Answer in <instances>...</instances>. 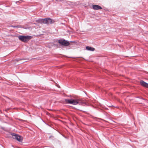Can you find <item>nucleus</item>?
<instances>
[{
  "mask_svg": "<svg viewBox=\"0 0 148 148\" xmlns=\"http://www.w3.org/2000/svg\"><path fill=\"white\" fill-rule=\"evenodd\" d=\"M65 101L66 103L71 104L74 105H76L79 104L80 105H87L88 103L87 102L83 101L80 99H65Z\"/></svg>",
  "mask_w": 148,
  "mask_h": 148,
  "instance_id": "nucleus-1",
  "label": "nucleus"
},
{
  "mask_svg": "<svg viewBox=\"0 0 148 148\" xmlns=\"http://www.w3.org/2000/svg\"><path fill=\"white\" fill-rule=\"evenodd\" d=\"M32 36H18L19 39L24 42H27L32 38Z\"/></svg>",
  "mask_w": 148,
  "mask_h": 148,
  "instance_id": "nucleus-2",
  "label": "nucleus"
},
{
  "mask_svg": "<svg viewBox=\"0 0 148 148\" xmlns=\"http://www.w3.org/2000/svg\"><path fill=\"white\" fill-rule=\"evenodd\" d=\"M41 22L44 24H52L54 22V21L51 19L50 18H45L43 19H42L41 20Z\"/></svg>",
  "mask_w": 148,
  "mask_h": 148,
  "instance_id": "nucleus-3",
  "label": "nucleus"
},
{
  "mask_svg": "<svg viewBox=\"0 0 148 148\" xmlns=\"http://www.w3.org/2000/svg\"><path fill=\"white\" fill-rule=\"evenodd\" d=\"M11 135L13 139L16 140L19 142H21L22 141L23 138L21 136L14 133L11 134Z\"/></svg>",
  "mask_w": 148,
  "mask_h": 148,
  "instance_id": "nucleus-4",
  "label": "nucleus"
},
{
  "mask_svg": "<svg viewBox=\"0 0 148 148\" xmlns=\"http://www.w3.org/2000/svg\"><path fill=\"white\" fill-rule=\"evenodd\" d=\"M58 42L60 44L65 46H68L70 45V42L64 39L59 40Z\"/></svg>",
  "mask_w": 148,
  "mask_h": 148,
  "instance_id": "nucleus-5",
  "label": "nucleus"
},
{
  "mask_svg": "<svg viewBox=\"0 0 148 148\" xmlns=\"http://www.w3.org/2000/svg\"><path fill=\"white\" fill-rule=\"evenodd\" d=\"M92 7L93 9L95 10H98L102 9V8L100 6L98 5H93Z\"/></svg>",
  "mask_w": 148,
  "mask_h": 148,
  "instance_id": "nucleus-6",
  "label": "nucleus"
},
{
  "mask_svg": "<svg viewBox=\"0 0 148 148\" xmlns=\"http://www.w3.org/2000/svg\"><path fill=\"white\" fill-rule=\"evenodd\" d=\"M140 84L141 86L148 88V84L145 82L143 80H141L140 81Z\"/></svg>",
  "mask_w": 148,
  "mask_h": 148,
  "instance_id": "nucleus-7",
  "label": "nucleus"
},
{
  "mask_svg": "<svg viewBox=\"0 0 148 148\" xmlns=\"http://www.w3.org/2000/svg\"><path fill=\"white\" fill-rule=\"evenodd\" d=\"M86 49L88 51H93L95 50V49L94 48L89 46H87L86 47Z\"/></svg>",
  "mask_w": 148,
  "mask_h": 148,
  "instance_id": "nucleus-8",
  "label": "nucleus"
},
{
  "mask_svg": "<svg viewBox=\"0 0 148 148\" xmlns=\"http://www.w3.org/2000/svg\"><path fill=\"white\" fill-rule=\"evenodd\" d=\"M16 26L17 27L16 28H20L21 27V26L20 25H18Z\"/></svg>",
  "mask_w": 148,
  "mask_h": 148,
  "instance_id": "nucleus-9",
  "label": "nucleus"
},
{
  "mask_svg": "<svg viewBox=\"0 0 148 148\" xmlns=\"http://www.w3.org/2000/svg\"><path fill=\"white\" fill-rule=\"evenodd\" d=\"M11 26L14 28H16L17 27L16 26L11 25Z\"/></svg>",
  "mask_w": 148,
  "mask_h": 148,
  "instance_id": "nucleus-10",
  "label": "nucleus"
},
{
  "mask_svg": "<svg viewBox=\"0 0 148 148\" xmlns=\"http://www.w3.org/2000/svg\"><path fill=\"white\" fill-rule=\"evenodd\" d=\"M70 42H75V41H70Z\"/></svg>",
  "mask_w": 148,
  "mask_h": 148,
  "instance_id": "nucleus-11",
  "label": "nucleus"
},
{
  "mask_svg": "<svg viewBox=\"0 0 148 148\" xmlns=\"http://www.w3.org/2000/svg\"><path fill=\"white\" fill-rule=\"evenodd\" d=\"M51 137H53V136H50V137H49V138H50Z\"/></svg>",
  "mask_w": 148,
  "mask_h": 148,
  "instance_id": "nucleus-12",
  "label": "nucleus"
},
{
  "mask_svg": "<svg viewBox=\"0 0 148 148\" xmlns=\"http://www.w3.org/2000/svg\"><path fill=\"white\" fill-rule=\"evenodd\" d=\"M56 1H60V0H56Z\"/></svg>",
  "mask_w": 148,
  "mask_h": 148,
  "instance_id": "nucleus-13",
  "label": "nucleus"
},
{
  "mask_svg": "<svg viewBox=\"0 0 148 148\" xmlns=\"http://www.w3.org/2000/svg\"><path fill=\"white\" fill-rule=\"evenodd\" d=\"M69 97H71V96H70Z\"/></svg>",
  "mask_w": 148,
  "mask_h": 148,
  "instance_id": "nucleus-14",
  "label": "nucleus"
}]
</instances>
